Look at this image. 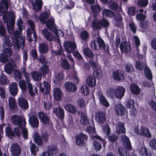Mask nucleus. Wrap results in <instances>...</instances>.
<instances>
[{
    "label": "nucleus",
    "instance_id": "48",
    "mask_svg": "<svg viewBox=\"0 0 156 156\" xmlns=\"http://www.w3.org/2000/svg\"><path fill=\"white\" fill-rule=\"evenodd\" d=\"M140 153L141 154L144 156H151V153L150 151H148L147 150L145 147H142L140 150Z\"/></svg>",
    "mask_w": 156,
    "mask_h": 156
},
{
    "label": "nucleus",
    "instance_id": "27",
    "mask_svg": "<svg viewBox=\"0 0 156 156\" xmlns=\"http://www.w3.org/2000/svg\"><path fill=\"white\" fill-rule=\"evenodd\" d=\"M91 27L94 30H101V27L100 25V20L94 18L91 23Z\"/></svg>",
    "mask_w": 156,
    "mask_h": 156
},
{
    "label": "nucleus",
    "instance_id": "13",
    "mask_svg": "<svg viewBox=\"0 0 156 156\" xmlns=\"http://www.w3.org/2000/svg\"><path fill=\"white\" fill-rule=\"evenodd\" d=\"M115 96L118 99H121L124 95L126 91L122 86H119L117 89H115Z\"/></svg>",
    "mask_w": 156,
    "mask_h": 156
},
{
    "label": "nucleus",
    "instance_id": "25",
    "mask_svg": "<svg viewBox=\"0 0 156 156\" xmlns=\"http://www.w3.org/2000/svg\"><path fill=\"white\" fill-rule=\"evenodd\" d=\"M62 90L58 88L55 87L54 89L53 96L57 101H59L61 99L62 94Z\"/></svg>",
    "mask_w": 156,
    "mask_h": 156
},
{
    "label": "nucleus",
    "instance_id": "60",
    "mask_svg": "<svg viewBox=\"0 0 156 156\" xmlns=\"http://www.w3.org/2000/svg\"><path fill=\"white\" fill-rule=\"evenodd\" d=\"M94 147L96 151H99L101 148V144L96 140H94L93 142Z\"/></svg>",
    "mask_w": 156,
    "mask_h": 156
},
{
    "label": "nucleus",
    "instance_id": "41",
    "mask_svg": "<svg viewBox=\"0 0 156 156\" xmlns=\"http://www.w3.org/2000/svg\"><path fill=\"white\" fill-rule=\"evenodd\" d=\"M2 5H0V11H2V10H4L5 6V10L7 11L8 9L9 6V3L8 0H2Z\"/></svg>",
    "mask_w": 156,
    "mask_h": 156
},
{
    "label": "nucleus",
    "instance_id": "7",
    "mask_svg": "<svg viewBox=\"0 0 156 156\" xmlns=\"http://www.w3.org/2000/svg\"><path fill=\"white\" fill-rule=\"evenodd\" d=\"M95 118L98 123L101 124L104 123L106 119V113L102 111H98L95 113Z\"/></svg>",
    "mask_w": 156,
    "mask_h": 156
},
{
    "label": "nucleus",
    "instance_id": "26",
    "mask_svg": "<svg viewBox=\"0 0 156 156\" xmlns=\"http://www.w3.org/2000/svg\"><path fill=\"white\" fill-rule=\"evenodd\" d=\"M63 107L69 113L74 114H76L77 112V110L76 108L70 104H67L64 105Z\"/></svg>",
    "mask_w": 156,
    "mask_h": 156
},
{
    "label": "nucleus",
    "instance_id": "8",
    "mask_svg": "<svg viewBox=\"0 0 156 156\" xmlns=\"http://www.w3.org/2000/svg\"><path fill=\"white\" fill-rule=\"evenodd\" d=\"M39 118L43 124L44 125L48 124L50 121V119L49 116L45 113L42 111L38 112Z\"/></svg>",
    "mask_w": 156,
    "mask_h": 156
},
{
    "label": "nucleus",
    "instance_id": "16",
    "mask_svg": "<svg viewBox=\"0 0 156 156\" xmlns=\"http://www.w3.org/2000/svg\"><path fill=\"white\" fill-rule=\"evenodd\" d=\"M14 62V60H12L11 62L7 63L5 66L4 70L8 74H10L13 72L15 67L13 64Z\"/></svg>",
    "mask_w": 156,
    "mask_h": 156
},
{
    "label": "nucleus",
    "instance_id": "4",
    "mask_svg": "<svg viewBox=\"0 0 156 156\" xmlns=\"http://www.w3.org/2000/svg\"><path fill=\"white\" fill-rule=\"evenodd\" d=\"M97 40H94L90 43L92 49L98 50L106 44L103 40L100 37H98Z\"/></svg>",
    "mask_w": 156,
    "mask_h": 156
},
{
    "label": "nucleus",
    "instance_id": "32",
    "mask_svg": "<svg viewBox=\"0 0 156 156\" xmlns=\"http://www.w3.org/2000/svg\"><path fill=\"white\" fill-rule=\"evenodd\" d=\"M47 151L50 155H55L58 153V150L55 146L51 145L48 147Z\"/></svg>",
    "mask_w": 156,
    "mask_h": 156
},
{
    "label": "nucleus",
    "instance_id": "37",
    "mask_svg": "<svg viewBox=\"0 0 156 156\" xmlns=\"http://www.w3.org/2000/svg\"><path fill=\"white\" fill-rule=\"evenodd\" d=\"M115 20V26L118 27H121L123 21V19L121 14H118L117 15Z\"/></svg>",
    "mask_w": 156,
    "mask_h": 156
},
{
    "label": "nucleus",
    "instance_id": "34",
    "mask_svg": "<svg viewBox=\"0 0 156 156\" xmlns=\"http://www.w3.org/2000/svg\"><path fill=\"white\" fill-rule=\"evenodd\" d=\"M60 62L62 67L63 69H68L70 68V65L66 58H61Z\"/></svg>",
    "mask_w": 156,
    "mask_h": 156
},
{
    "label": "nucleus",
    "instance_id": "29",
    "mask_svg": "<svg viewBox=\"0 0 156 156\" xmlns=\"http://www.w3.org/2000/svg\"><path fill=\"white\" fill-rule=\"evenodd\" d=\"M15 20V16L13 14L12 17H9V25H8L7 27V29L9 33L14 27Z\"/></svg>",
    "mask_w": 156,
    "mask_h": 156
},
{
    "label": "nucleus",
    "instance_id": "23",
    "mask_svg": "<svg viewBox=\"0 0 156 156\" xmlns=\"http://www.w3.org/2000/svg\"><path fill=\"white\" fill-rule=\"evenodd\" d=\"M98 95L99 97V101L103 106L106 107H108L110 105L106 100L105 97L103 95L102 92L98 94Z\"/></svg>",
    "mask_w": 156,
    "mask_h": 156
},
{
    "label": "nucleus",
    "instance_id": "17",
    "mask_svg": "<svg viewBox=\"0 0 156 156\" xmlns=\"http://www.w3.org/2000/svg\"><path fill=\"white\" fill-rule=\"evenodd\" d=\"M116 113L119 115L121 116L124 115L126 113H127V110L122 104H118L116 106Z\"/></svg>",
    "mask_w": 156,
    "mask_h": 156
},
{
    "label": "nucleus",
    "instance_id": "50",
    "mask_svg": "<svg viewBox=\"0 0 156 156\" xmlns=\"http://www.w3.org/2000/svg\"><path fill=\"white\" fill-rule=\"evenodd\" d=\"M9 82L6 76L4 74H2L0 76V83L2 85H6Z\"/></svg>",
    "mask_w": 156,
    "mask_h": 156
},
{
    "label": "nucleus",
    "instance_id": "11",
    "mask_svg": "<svg viewBox=\"0 0 156 156\" xmlns=\"http://www.w3.org/2000/svg\"><path fill=\"white\" fill-rule=\"evenodd\" d=\"M63 46L66 51L69 53H72L74 51L76 47L75 43L69 41L66 42Z\"/></svg>",
    "mask_w": 156,
    "mask_h": 156
},
{
    "label": "nucleus",
    "instance_id": "30",
    "mask_svg": "<svg viewBox=\"0 0 156 156\" xmlns=\"http://www.w3.org/2000/svg\"><path fill=\"white\" fill-rule=\"evenodd\" d=\"M43 4L42 0H35V2L32 3L34 9L35 11L37 10V12L41 9Z\"/></svg>",
    "mask_w": 156,
    "mask_h": 156
},
{
    "label": "nucleus",
    "instance_id": "40",
    "mask_svg": "<svg viewBox=\"0 0 156 156\" xmlns=\"http://www.w3.org/2000/svg\"><path fill=\"white\" fill-rule=\"evenodd\" d=\"M81 92L85 95H88L90 94L89 88L86 84L82 85L80 88Z\"/></svg>",
    "mask_w": 156,
    "mask_h": 156
},
{
    "label": "nucleus",
    "instance_id": "15",
    "mask_svg": "<svg viewBox=\"0 0 156 156\" xmlns=\"http://www.w3.org/2000/svg\"><path fill=\"white\" fill-rule=\"evenodd\" d=\"M28 122L30 125L33 128H37L39 126L38 119L34 115L29 117Z\"/></svg>",
    "mask_w": 156,
    "mask_h": 156
},
{
    "label": "nucleus",
    "instance_id": "12",
    "mask_svg": "<svg viewBox=\"0 0 156 156\" xmlns=\"http://www.w3.org/2000/svg\"><path fill=\"white\" fill-rule=\"evenodd\" d=\"M11 154L14 156H18L21 153V147L17 143H14L11 148Z\"/></svg>",
    "mask_w": 156,
    "mask_h": 156
},
{
    "label": "nucleus",
    "instance_id": "1",
    "mask_svg": "<svg viewBox=\"0 0 156 156\" xmlns=\"http://www.w3.org/2000/svg\"><path fill=\"white\" fill-rule=\"evenodd\" d=\"M49 138V135L48 133H43L40 136L38 133H36L34 138V142L39 146H43L44 145L43 140L45 143H48Z\"/></svg>",
    "mask_w": 156,
    "mask_h": 156
},
{
    "label": "nucleus",
    "instance_id": "39",
    "mask_svg": "<svg viewBox=\"0 0 156 156\" xmlns=\"http://www.w3.org/2000/svg\"><path fill=\"white\" fill-rule=\"evenodd\" d=\"M9 104L10 108L11 110H14L17 107L16 101L12 97H10L9 99Z\"/></svg>",
    "mask_w": 156,
    "mask_h": 156
},
{
    "label": "nucleus",
    "instance_id": "43",
    "mask_svg": "<svg viewBox=\"0 0 156 156\" xmlns=\"http://www.w3.org/2000/svg\"><path fill=\"white\" fill-rule=\"evenodd\" d=\"M49 69L47 64H44L40 68V72L42 74H47L49 72Z\"/></svg>",
    "mask_w": 156,
    "mask_h": 156
},
{
    "label": "nucleus",
    "instance_id": "47",
    "mask_svg": "<svg viewBox=\"0 0 156 156\" xmlns=\"http://www.w3.org/2000/svg\"><path fill=\"white\" fill-rule=\"evenodd\" d=\"M100 25L101 28L102 27L104 28L108 27L110 23L108 21L105 19H102L100 20Z\"/></svg>",
    "mask_w": 156,
    "mask_h": 156
},
{
    "label": "nucleus",
    "instance_id": "21",
    "mask_svg": "<svg viewBox=\"0 0 156 156\" xmlns=\"http://www.w3.org/2000/svg\"><path fill=\"white\" fill-rule=\"evenodd\" d=\"M9 91L12 96H15L16 95L18 91L17 83L15 82L11 83L9 85Z\"/></svg>",
    "mask_w": 156,
    "mask_h": 156
},
{
    "label": "nucleus",
    "instance_id": "51",
    "mask_svg": "<svg viewBox=\"0 0 156 156\" xmlns=\"http://www.w3.org/2000/svg\"><path fill=\"white\" fill-rule=\"evenodd\" d=\"M20 88L23 91L25 92L27 89V86L25 81L23 80H20L18 83Z\"/></svg>",
    "mask_w": 156,
    "mask_h": 156
},
{
    "label": "nucleus",
    "instance_id": "56",
    "mask_svg": "<svg viewBox=\"0 0 156 156\" xmlns=\"http://www.w3.org/2000/svg\"><path fill=\"white\" fill-rule=\"evenodd\" d=\"M44 86L45 89L44 93L46 95L48 94L50 92L51 90L50 85L47 81L44 82Z\"/></svg>",
    "mask_w": 156,
    "mask_h": 156
},
{
    "label": "nucleus",
    "instance_id": "18",
    "mask_svg": "<svg viewBox=\"0 0 156 156\" xmlns=\"http://www.w3.org/2000/svg\"><path fill=\"white\" fill-rule=\"evenodd\" d=\"M64 85L66 90L69 92H75L77 90L76 86L70 82H66Z\"/></svg>",
    "mask_w": 156,
    "mask_h": 156
},
{
    "label": "nucleus",
    "instance_id": "14",
    "mask_svg": "<svg viewBox=\"0 0 156 156\" xmlns=\"http://www.w3.org/2000/svg\"><path fill=\"white\" fill-rule=\"evenodd\" d=\"M18 103L19 107L22 109L27 110L29 107V103L23 97L18 99Z\"/></svg>",
    "mask_w": 156,
    "mask_h": 156
},
{
    "label": "nucleus",
    "instance_id": "62",
    "mask_svg": "<svg viewBox=\"0 0 156 156\" xmlns=\"http://www.w3.org/2000/svg\"><path fill=\"white\" fill-rule=\"evenodd\" d=\"M100 50L103 51L107 55L110 54L109 51L110 49L108 44H105L99 49V50Z\"/></svg>",
    "mask_w": 156,
    "mask_h": 156
},
{
    "label": "nucleus",
    "instance_id": "59",
    "mask_svg": "<svg viewBox=\"0 0 156 156\" xmlns=\"http://www.w3.org/2000/svg\"><path fill=\"white\" fill-rule=\"evenodd\" d=\"M77 105L80 108H83L85 106V102L83 99L80 98L77 101Z\"/></svg>",
    "mask_w": 156,
    "mask_h": 156
},
{
    "label": "nucleus",
    "instance_id": "22",
    "mask_svg": "<svg viewBox=\"0 0 156 156\" xmlns=\"http://www.w3.org/2000/svg\"><path fill=\"white\" fill-rule=\"evenodd\" d=\"M134 101L133 99H129L128 100L126 103V107L128 108H130L132 107L133 110L131 111V113L133 115H136L135 112L136 109L134 106Z\"/></svg>",
    "mask_w": 156,
    "mask_h": 156
},
{
    "label": "nucleus",
    "instance_id": "64",
    "mask_svg": "<svg viewBox=\"0 0 156 156\" xmlns=\"http://www.w3.org/2000/svg\"><path fill=\"white\" fill-rule=\"evenodd\" d=\"M90 9L93 12H99L101 9L100 6L98 5L91 6Z\"/></svg>",
    "mask_w": 156,
    "mask_h": 156
},
{
    "label": "nucleus",
    "instance_id": "57",
    "mask_svg": "<svg viewBox=\"0 0 156 156\" xmlns=\"http://www.w3.org/2000/svg\"><path fill=\"white\" fill-rule=\"evenodd\" d=\"M3 51L5 55L10 57L12 55V51L9 47L5 48L4 46H3Z\"/></svg>",
    "mask_w": 156,
    "mask_h": 156
},
{
    "label": "nucleus",
    "instance_id": "31",
    "mask_svg": "<svg viewBox=\"0 0 156 156\" xmlns=\"http://www.w3.org/2000/svg\"><path fill=\"white\" fill-rule=\"evenodd\" d=\"M46 26L47 28L50 30H51L53 27L56 26L54 18L48 19L45 21Z\"/></svg>",
    "mask_w": 156,
    "mask_h": 156
},
{
    "label": "nucleus",
    "instance_id": "44",
    "mask_svg": "<svg viewBox=\"0 0 156 156\" xmlns=\"http://www.w3.org/2000/svg\"><path fill=\"white\" fill-rule=\"evenodd\" d=\"M9 57L4 53H2L0 54V61L2 63L5 64L9 61Z\"/></svg>",
    "mask_w": 156,
    "mask_h": 156
},
{
    "label": "nucleus",
    "instance_id": "46",
    "mask_svg": "<svg viewBox=\"0 0 156 156\" xmlns=\"http://www.w3.org/2000/svg\"><path fill=\"white\" fill-rule=\"evenodd\" d=\"M48 14L46 12H44L41 13L40 15L39 19L42 23H45L46 20L48 18Z\"/></svg>",
    "mask_w": 156,
    "mask_h": 156
},
{
    "label": "nucleus",
    "instance_id": "49",
    "mask_svg": "<svg viewBox=\"0 0 156 156\" xmlns=\"http://www.w3.org/2000/svg\"><path fill=\"white\" fill-rule=\"evenodd\" d=\"M30 143H32V142L31 141ZM30 150L31 153H32L34 156L36 155V151H38L39 149L35 144L34 143H32V144L30 146Z\"/></svg>",
    "mask_w": 156,
    "mask_h": 156
},
{
    "label": "nucleus",
    "instance_id": "20",
    "mask_svg": "<svg viewBox=\"0 0 156 156\" xmlns=\"http://www.w3.org/2000/svg\"><path fill=\"white\" fill-rule=\"evenodd\" d=\"M86 82L87 85L90 87H94L96 86V77L89 76L86 79Z\"/></svg>",
    "mask_w": 156,
    "mask_h": 156
},
{
    "label": "nucleus",
    "instance_id": "55",
    "mask_svg": "<svg viewBox=\"0 0 156 156\" xmlns=\"http://www.w3.org/2000/svg\"><path fill=\"white\" fill-rule=\"evenodd\" d=\"M94 74L96 75L98 79H99L101 77V69L100 67H97L94 69Z\"/></svg>",
    "mask_w": 156,
    "mask_h": 156
},
{
    "label": "nucleus",
    "instance_id": "36",
    "mask_svg": "<svg viewBox=\"0 0 156 156\" xmlns=\"http://www.w3.org/2000/svg\"><path fill=\"white\" fill-rule=\"evenodd\" d=\"M144 71V75L146 78L148 79L151 80L152 79V75L149 68L147 66L145 67Z\"/></svg>",
    "mask_w": 156,
    "mask_h": 156
},
{
    "label": "nucleus",
    "instance_id": "2",
    "mask_svg": "<svg viewBox=\"0 0 156 156\" xmlns=\"http://www.w3.org/2000/svg\"><path fill=\"white\" fill-rule=\"evenodd\" d=\"M11 120L12 124L17 126L20 129H23L26 126L27 122L25 117L15 114L11 117Z\"/></svg>",
    "mask_w": 156,
    "mask_h": 156
},
{
    "label": "nucleus",
    "instance_id": "10",
    "mask_svg": "<svg viewBox=\"0 0 156 156\" xmlns=\"http://www.w3.org/2000/svg\"><path fill=\"white\" fill-rule=\"evenodd\" d=\"M65 112L63 109L60 106L54 108L53 109V113L58 117L61 121H62L65 117Z\"/></svg>",
    "mask_w": 156,
    "mask_h": 156
},
{
    "label": "nucleus",
    "instance_id": "19",
    "mask_svg": "<svg viewBox=\"0 0 156 156\" xmlns=\"http://www.w3.org/2000/svg\"><path fill=\"white\" fill-rule=\"evenodd\" d=\"M49 51V47L48 45L44 42L40 43L39 46V51L41 54H45Z\"/></svg>",
    "mask_w": 156,
    "mask_h": 156
},
{
    "label": "nucleus",
    "instance_id": "63",
    "mask_svg": "<svg viewBox=\"0 0 156 156\" xmlns=\"http://www.w3.org/2000/svg\"><path fill=\"white\" fill-rule=\"evenodd\" d=\"M115 89L113 88L110 87L107 90V95L111 98H113L115 95Z\"/></svg>",
    "mask_w": 156,
    "mask_h": 156
},
{
    "label": "nucleus",
    "instance_id": "38",
    "mask_svg": "<svg viewBox=\"0 0 156 156\" xmlns=\"http://www.w3.org/2000/svg\"><path fill=\"white\" fill-rule=\"evenodd\" d=\"M80 122L82 124L86 126L90 124L88 118L83 112H81Z\"/></svg>",
    "mask_w": 156,
    "mask_h": 156
},
{
    "label": "nucleus",
    "instance_id": "6",
    "mask_svg": "<svg viewBox=\"0 0 156 156\" xmlns=\"http://www.w3.org/2000/svg\"><path fill=\"white\" fill-rule=\"evenodd\" d=\"M119 48L122 53L127 54L131 50V45L129 42L126 41H123L121 43Z\"/></svg>",
    "mask_w": 156,
    "mask_h": 156
},
{
    "label": "nucleus",
    "instance_id": "45",
    "mask_svg": "<svg viewBox=\"0 0 156 156\" xmlns=\"http://www.w3.org/2000/svg\"><path fill=\"white\" fill-rule=\"evenodd\" d=\"M28 88L29 93L31 97L34 96L35 93H38V90L37 89L35 88V93L33 90L32 85L31 83L28 84Z\"/></svg>",
    "mask_w": 156,
    "mask_h": 156
},
{
    "label": "nucleus",
    "instance_id": "3",
    "mask_svg": "<svg viewBox=\"0 0 156 156\" xmlns=\"http://www.w3.org/2000/svg\"><path fill=\"white\" fill-rule=\"evenodd\" d=\"M20 129L19 127H15L13 129V130L12 129L10 126H8L6 128L5 132L6 135L10 139L17 136L19 137L21 136V132Z\"/></svg>",
    "mask_w": 156,
    "mask_h": 156
},
{
    "label": "nucleus",
    "instance_id": "24",
    "mask_svg": "<svg viewBox=\"0 0 156 156\" xmlns=\"http://www.w3.org/2000/svg\"><path fill=\"white\" fill-rule=\"evenodd\" d=\"M141 135L143 136L151 138V134L150 133L149 129L147 127L142 126L140 129Z\"/></svg>",
    "mask_w": 156,
    "mask_h": 156
},
{
    "label": "nucleus",
    "instance_id": "58",
    "mask_svg": "<svg viewBox=\"0 0 156 156\" xmlns=\"http://www.w3.org/2000/svg\"><path fill=\"white\" fill-rule=\"evenodd\" d=\"M119 130L117 132L118 133H125L126 132V129L124 126V124L121 122L119 123L118 124Z\"/></svg>",
    "mask_w": 156,
    "mask_h": 156
},
{
    "label": "nucleus",
    "instance_id": "42",
    "mask_svg": "<svg viewBox=\"0 0 156 156\" xmlns=\"http://www.w3.org/2000/svg\"><path fill=\"white\" fill-rule=\"evenodd\" d=\"M33 79L36 81H38L41 79V75L37 71H33L31 73Z\"/></svg>",
    "mask_w": 156,
    "mask_h": 156
},
{
    "label": "nucleus",
    "instance_id": "61",
    "mask_svg": "<svg viewBox=\"0 0 156 156\" xmlns=\"http://www.w3.org/2000/svg\"><path fill=\"white\" fill-rule=\"evenodd\" d=\"M136 8L134 6H131L128 8L127 13L128 14L132 16H134L136 13Z\"/></svg>",
    "mask_w": 156,
    "mask_h": 156
},
{
    "label": "nucleus",
    "instance_id": "9",
    "mask_svg": "<svg viewBox=\"0 0 156 156\" xmlns=\"http://www.w3.org/2000/svg\"><path fill=\"white\" fill-rule=\"evenodd\" d=\"M112 78L115 81H121L124 79V72L121 70L117 69L112 72Z\"/></svg>",
    "mask_w": 156,
    "mask_h": 156
},
{
    "label": "nucleus",
    "instance_id": "5",
    "mask_svg": "<svg viewBox=\"0 0 156 156\" xmlns=\"http://www.w3.org/2000/svg\"><path fill=\"white\" fill-rule=\"evenodd\" d=\"M76 144L79 146L84 145L85 142L88 139V136L83 133L80 132L75 136Z\"/></svg>",
    "mask_w": 156,
    "mask_h": 156
},
{
    "label": "nucleus",
    "instance_id": "28",
    "mask_svg": "<svg viewBox=\"0 0 156 156\" xmlns=\"http://www.w3.org/2000/svg\"><path fill=\"white\" fill-rule=\"evenodd\" d=\"M130 89L131 91L134 94L138 95L140 94V89L139 87L134 83L130 84Z\"/></svg>",
    "mask_w": 156,
    "mask_h": 156
},
{
    "label": "nucleus",
    "instance_id": "53",
    "mask_svg": "<svg viewBox=\"0 0 156 156\" xmlns=\"http://www.w3.org/2000/svg\"><path fill=\"white\" fill-rule=\"evenodd\" d=\"M6 35V30L5 26L1 23L0 24V36L1 37H4Z\"/></svg>",
    "mask_w": 156,
    "mask_h": 156
},
{
    "label": "nucleus",
    "instance_id": "54",
    "mask_svg": "<svg viewBox=\"0 0 156 156\" xmlns=\"http://www.w3.org/2000/svg\"><path fill=\"white\" fill-rule=\"evenodd\" d=\"M103 14H104L106 16L108 17H111L114 16V12L108 9H104L103 11Z\"/></svg>",
    "mask_w": 156,
    "mask_h": 156
},
{
    "label": "nucleus",
    "instance_id": "35",
    "mask_svg": "<svg viewBox=\"0 0 156 156\" xmlns=\"http://www.w3.org/2000/svg\"><path fill=\"white\" fill-rule=\"evenodd\" d=\"M42 34L47 40L49 41H52L53 38L51 34L47 28H44L43 30Z\"/></svg>",
    "mask_w": 156,
    "mask_h": 156
},
{
    "label": "nucleus",
    "instance_id": "52",
    "mask_svg": "<svg viewBox=\"0 0 156 156\" xmlns=\"http://www.w3.org/2000/svg\"><path fill=\"white\" fill-rule=\"evenodd\" d=\"M148 3V0H138L137 5L139 7H145L147 6Z\"/></svg>",
    "mask_w": 156,
    "mask_h": 156
},
{
    "label": "nucleus",
    "instance_id": "33",
    "mask_svg": "<svg viewBox=\"0 0 156 156\" xmlns=\"http://www.w3.org/2000/svg\"><path fill=\"white\" fill-rule=\"evenodd\" d=\"M84 55L90 58H93L94 55L92 51L89 48H85L83 50Z\"/></svg>",
    "mask_w": 156,
    "mask_h": 156
}]
</instances>
